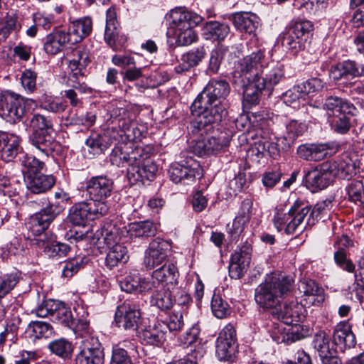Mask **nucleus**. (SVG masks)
Listing matches in <instances>:
<instances>
[{
  "label": "nucleus",
  "mask_w": 364,
  "mask_h": 364,
  "mask_svg": "<svg viewBox=\"0 0 364 364\" xmlns=\"http://www.w3.org/2000/svg\"><path fill=\"white\" fill-rule=\"evenodd\" d=\"M109 161L118 167L128 166L127 178L131 185L144 180L153 181L158 171L155 162L142 147L128 151L125 146H115L109 155Z\"/></svg>",
  "instance_id": "1"
},
{
  "label": "nucleus",
  "mask_w": 364,
  "mask_h": 364,
  "mask_svg": "<svg viewBox=\"0 0 364 364\" xmlns=\"http://www.w3.org/2000/svg\"><path fill=\"white\" fill-rule=\"evenodd\" d=\"M331 207L332 202L330 200L317 203L312 210L311 206L303 201L296 200L287 213L277 212L273 222L278 231L284 230L288 235L294 234L306 216L309 215L306 225L311 228L321 218V215L326 213Z\"/></svg>",
  "instance_id": "2"
},
{
  "label": "nucleus",
  "mask_w": 364,
  "mask_h": 364,
  "mask_svg": "<svg viewBox=\"0 0 364 364\" xmlns=\"http://www.w3.org/2000/svg\"><path fill=\"white\" fill-rule=\"evenodd\" d=\"M292 279L289 277L272 273L255 290L256 304L271 314L282 305L284 297L290 292Z\"/></svg>",
  "instance_id": "3"
},
{
  "label": "nucleus",
  "mask_w": 364,
  "mask_h": 364,
  "mask_svg": "<svg viewBox=\"0 0 364 364\" xmlns=\"http://www.w3.org/2000/svg\"><path fill=\"white\" fill-rule=\"evenodd\" d=\"M191 111L196 118L188 127L189 132L193 135L203 136L213 129V124L220 122L228 114L225 105L222 102H214L196 99L191 106Z\"/></svg>",
  "instance_id": "4"
},
{
  "label": "nucleus",
  "mask_w": 364,
  "mask_h": 364,
  "mask_svg": "<svg viewBox=\"0 0 364 364\" xmlns=\"http://www.w3.org/2000/svg\"><path fill=\"white\" fill-rule=\"evenodd\" d=\"M31 132L29 144L43 154L48 156L55 149V141L51 136L53 131L52 120L41 114H34L29 119Z\"/></svg>",
  "instance_id": "5"
},
{
  "label": "nucleus",
  "mask_w": 364,
  "mask_h": 364,
  "mask_svg": "<svg viewBox=\"0 0 364 364\" xmlns=\"http://www.w3.org/2000/svg\"><path fill=\"white\" fill-rule=\"evenodd\" d=\"M171 27L175 30L176 43L180 46L191 44L196 39L193 28L203 21V18L196 13L182 10H172Z\"/></svg>",
  "instance_id": "6"
},
{
  "label": "nucleus",
  "mask_w": 364,
  "mask_h": 364,
  "mask_svg": "<svg viewBox=\"0 0 364 364\" xmlns=\"http://www.w3.org/2000/svg\"><path fill=\"white\" fill-rule=\"evenodd\" d=\"M35 101L9 91L0 92V116L10 123L19 122Z\"/></svg>",
  "instance_id": "7"
},
{
  "label": "nucleus",
  "mask_w": 364,
  "mask_h": 364,
  "mask_svg": "<svg viewBox=\"0 0 364 364\" xmlns=\"http://www.w3.org/2000/svg\"><path fill=\"white\" fill-rule=\"evenodd\" d=\"M109 205L103 203L95 205L91 200L75 203L70 209L68 219L70 223L77 226H85L88 220H93L106 215Z\"/></svg>",
  "instance_id": "8"
},
{
  "label": "nucleus",
  "mask_w": 364,
  "mask_h": 364,
  "mask_svg": "<svg viewBox=\"0 0 364 364\" xmlns=\"http://www.w3.org/2000/svg\"><path fill=\"white\" fill-rule=\"evenodd\" d=\"M203 139L196 140L193 151L199 156L216 154L228 146L230 136L227 132L211 130Z\"/></svg>",
  "instance_id": "9"
},
{
  "label": "nucleus",
  "mask_w": 364,
  "mask_h": 364,
  "mask_svg": "<svg viewBox=\"0 0 364 364\" xmlns=\"http://www.w3.org/2000/svg\"><path fill=\"white\" fill-rule=\"evenodd\" d=\"M264 50L258 49L239 60L235 65V74L245 80L257 79L259 70L267 64Z\"/></svg>",
  "instance_id": "10"
},
{
  "label": "nucleus",
  "mask_w": 364,
  "mask_h": 364,
  "mask_svg": "<svg viewBox=\"0 0 364 364\" xmlns=\"http://www.w3.org/2000/svg\"><path fill=\"white\" fill-rule=\"evenodd\" d=\"M36 312L38 316H50L53 322L67 328L72 326L74 320L70 309L65 303L54 299L44 301Z\"/></svg>",
  "instance_id": "11"
},
{
  "label": "nucleus",
  "mask_w": 364,
  "mask_h": 364,
  "mask_svg": "<svg viewBox=\"0 0 364 364\" xmlns=\"http://www.w3.org/2000/svg\"><path fill=\"white\" fill-rule=\"evenodd\" d=\"M252 243V240L247 237L232 254L229 265V275L232 279H238L246 272L251 261Z\"/></svg>",
  "instance_id": "12"
},
{
  "label": "nucleus",
  "mask_w": 364,
  "mask_h": 364,
  "mask_svg": "<svg viewBox=\"0 0 364 364\" xmlns=\"http://www.w3.org/2000/svg\"><path fill=\"white\" fill-rule=\"evenodd\" d=\"M113 189V181L106 176H92L86 183L87 193L95 205H109L105 200L111 196Z\"/></svg>",
  "instance_id": "13"
},
{
  "label": "nucleus",
  "mask_w": 364,
  "mask_h": 364,
  "mask_svg": "<svg viewBox=\"0 0 364 364\" xmlns=\"http://www.w3.org/2000/svg\"><path fill=\"white\" fill-rule=\"evenodd\" d=\"M236 352V332L229 323L220 332L216 341V355L220 360L232 361Z\"/></svg>",
  "instance_id": "14"
},
{
  "label": "nucleus",
  "mask_w": 364,
  "mask_h": 364,
  "mask_svg": "<svg viewBox=\"0 0 364 364\" xmlns=\"http://www.w3.org/2000/svg\"><path fill=\"white\" fill-rule=\"evenodd\" d=\"M171 250V243L161 238L153 240L146 250L144 264L146 268L151 269L166 262Z\"/></svg>",
  "instance_id": "15"
},
{
  "label": "nucleus",
  "mask_w": 364,
  "mask_h": 364,
  "mask_svg": "<svg viewBox=\"0 0 364 364\" xmlns=\"http://www.w3.org/2000/svg\"><path fill=\"white\" fill-rule=\"evenodd\" d=\"M141 317L139 306L134 302L125 301L117 306L114 320L119 328L125 330H136Z\"/></svg>",
  "instance_id": "16"
},
{
  "label": "nucleus",
  "mask_w": 364,
  "mask_h": 364,
  "mask_svg": "<svg viewBox=\"0 0 364 364\" xmlns=\"http://www.w3.org/2000/svg\"><path fill=\"white\" fill-rule=\"evenodd\" d=\"M302 304L295 301L285 302L283 308L280 305L278 309L272 311L273 318L282 321L287 325H297L304 318V309Z\"/></svg>",
  "instance_id": "17"
},
{
  "label": "nucleus",
  "mask_w": 364,
  "mask_h": 364,
  "mask_svg": "<svg viewBox=\"0 0 364 364\" xmlns=\"http://www.w3.org/2000/svg\"><path fill=\"white\" fill-rule=\"evenodd\" d=\"M326 170H329L332 178L338 177L348 179L355 174L356 162L348 154L344 153L336 159L326 161Z\"/></svg>",
  "instance_id": "18"
},
{
  "label": "nucleus",
  "mask_w": 364,
  "mask_h": 364,
  "mask_svg": "<svg viewBox=\"0 0 364 364\" xmlns=\"http://www.w3.org/2000/svg\"><path fill=\"white\" fill-rule=\"evenodd\" d=\"M82 349L76 357L77 364H102L103 350L97 338L82 340Z\"/></svg>",
  "instance_id": "19"
},
{
  "label": "nucleus",
  "mask_w": 364,
  "mask_h": 364,
  "mask_svg": "<svg viewBox=\"0 0 364 364\" xmlns=\"http://www.w3.org/2000/svg\"><path fill=\"white\" fill-rule=\"evenodd\" d=\"M313 344L323 364H341L337 350L331 346L330 340L324 331H319L314 338Z\"/></svg>",
  "instance_id": "20"
},
{
  "label": "nucleus",
  "mask_w": 364,
  "mask_h": 364,
  "mask_svg": "<svg viewBox=\"0 0 364 364\" xmlns=\"http://www.w3.org/2000/svg\"><path fill=\"white\" fill-rule=\"evenodd\" d=\"M230 92V86L225 80L213 79L196 99L223 103V100L228 96Z\"/></svg>",
  "instance_id": "21"
},
{
  "label": "nucleus",
  "mask_w": 364,
  "mask_h": 364,
  "mask_svg": "<svg viewBox=\"0 0 364 364\" xmlns=\"http://www.w3.org/2000/svg\"><path fill=\"white\" fill-rule=\"evenodd\" d=\"M299 290L301 294V304L304 306H318L324 300L323 288L311 279L301 280Z\"/></svg>",
  "instance_id": "22"
},
{
  "label": "nucleus",
  "mask_w": 364,
  "mask_h": 364,
  "mask_svg": "<svg viewBox=\"0 0 364 364\" xmlns=\"http://www.w3.org/2000/svg\"><path fill=\"white\" fill-rule=\"evenodd\" d=\"M284 77V69L282 64L270 62L267 63L262 69L259 70V75L257 80L261 83L259 85L269 91L278 85Z\"/></svg>",
  "instance_id": "23"
},
{
  "label": "nucleus",
  "mask_w": 364,
  "mask_h": 364,
  "mask_svg": "<svg viewBox=\"0 0 364 364\" xmlns=\"http://www.w3.org/2000/svg\"><path fill=\"white\" fill-rule=\"evenodd\" d=\"M326 163L323 162L315 168L307 171L304 176L306 186L311 191L316 192L326 188L332 180L329 170H326Z\"/></svg>",
  "instance_id": "24"
},
{
  "label": "nucleus",
  "mask_w": 364,
  "mask_h": 364,
  "mask_svg": "<svg viewBox=\"0 0 364 364\" xmlns=\"http://www.w3.org/2000/svg\"><path fill=\"white\" fill-rule=\"evenodd\" d=\"M349 75L353 77L364 76V63L348 60L338 63L331 68L330 76L335 80Z\"/></svg>",
  "instance_id": "25"
},
{
  "label": "nucleus",
  "mask_w": 364,
  "mask_h": 364,
  "mask_svg": "<svg viewBox=\"0 0 364 364\" xmlns=\"http://www.w3.org/2000/svg\"><path fill=\"white\" fill-rule=\"evenodd\" d=\"M333 344L344 352L346 349L355 347L356 339L348 321H341L334 328L333 333Z\"/></svg>",
  "instance_id": "26"
},
{
  "label": "nucleus",
  "mask_w": 364,
  "mask_h": 364,
  "mask_svg": "<svg viewBox=\"0 0 364 364\" xmlns=\"http://www.w3.org/2000/svg\"><path fill=\"white\" fill-rule=\"evenodd\" d=\"M171 180L175 183L188 185L193 182L197 176L200 175L199 170L191 166L181 163L173 164L169 170Z\"/></svg>",
  "instance_id": "27"
},
{
  "label": "nucleus",
  "mask_w": 364,
  "mask_h": 364,
  "mask_svg": "<svg viewBox=\"0 0 364 364\" xmlns=\"http://www.w3.org/2000/svg\"><path fill=\"white\" fill-rule=\"evenodd\" d=\"M166 332L165 322L156 321L144 328L141 338L146 344L160 346L166 339Z\"/></svg>",
  "instance_id": "28"
},
{
  "label": "nucleus",
  "mask_w": 364,
  "mask_h": 364,
  "mask_svg": "<svg viewBox=\"0 0 364 364\" xmlns=\"http://www.w3.org/2000/svg\"><path fill=\"white\" fill-rule=\"evenodd\" d=\"M92 30V21L90 17L85 16L72 21L66 33L70 36L71 44H75L88 36Z\"/></svg>",
  "instance_id": "29"
},
{
  "label": "nucleus",
  "mask_w": 364,
  "mask_h": 364,
  "mask_svg": "<svg viewBox=\"0 0 364 364\" xmlns=\"http://www.w3.org/2000/svg\"><path fill=\"white\" fill-rule=\"evenodd\" d=\"M329 150L327 144H304L297 148L296 153L304 160L318 161L327 156Z\"/></svg>",
  "instance_id": "30"
},
{
  "label": "nucleus",
  "mask_w": 364,
  "mask_h": 364,
  "mask_svg": "<svg viewBox=\"0 0 364 364\" xmlns=\"http://www.w3.org/2000/svg\"><path fill=\"white\" fill-rule=\"evenodd\" d=\"M24 181L28 191L33 194L44 193L51 189L55 183V178L53 175L40 173L27 176Z\"/></svg>",
  "instance_id": "31"
},
{
  "label": "nucleus",
  "mask_w": 364,
  "mask_h": 364,
  "mask_svg": "<svg viewBox=\"0 0 364 364\" xmlns=\"http://www.w3.org/2000/svg\"><path fill=\"white\" fill-rule=\"evenodd\" d=\"M153 273L161 286L173 287L178 284L179 273L176 266L172 262H165Z\"/></svg>",
  "instance_id": "32"
},
{
  "label": "nucleus",
  "mask_w": 364,
  "mask_h": 364,
  "mask_svg": "<svg viewBox=\"0 0 364 364\" xmlns=\"http://www.w3.org/2000/svg\"><path fill=\"white\" fill-rule=\"evenodd\" d=\"M68 43L71 44L70 36L65 31L58 30L46 36L43 48L46 53L55 55Z\"/></svg>",
  "instance_id": "33"
},
{
  "label": "nucleus",
  "mask_w": 364,
  "mask_h": 364,
  "mask_svg": "<svg viewBox=\"0 0 364 364\" xmlns=\"http://www.w3.org/2000/svg\"><path fill=\"white\" fill-rule=\"evenodd\" d=\"M261 139L255 142L252 148V151H256V154L264 155L269 154L272 158H276L279 155V148L277 143L275 141L276 136L271 134H267L262 131Z\"/></svg>",
  "instance_id": "34"
},
{
  "label": "nucleus",
  "mask_w": 364,
  "mask_h": 364,
  "mask_svg": "<svg viewBox=\"0 0 364 364\" xmlns=\"http://www.w3.org/2000/svg\"><path fill=\"white\" fill-rule=\"evenodd\" d=\"M119 23L114 9L109 8L107 11L105 41L113 50L118 49Z\"/></svg>",
  "instance_id": "35"
},
{
  "label": "nucleus",
  "mask_w": 364,
  "mask_h": 364,
  "mask_svg": "<svg viewBox=\"0 0 364 364\" xmlns=\"http://www.w3.org/2000/svg\"><path fill=\"white\" fill-rule=\"evenodd\" d=\"M232 23L237 30L249 34L255 33L259 26L258 17L252 13H235Z\"/></svg>",
  "instance_id": "36"
},
{
  "label": "nucleus",
  "mask_w": 364,
  "mask_h": 364,
  "mask_svg": "<svg viewBox=\"0 0 364 364\" xmlns=\"http://www.w3.org/2000/svg\"><path fill=\"white\" fill-rule=\"evenodd\" d=\"M205 50L203 47H198L182 55L179 64L175 67L177 73H182L197 66L204 58Z\"/></svg>",
  "instance_id": "37"
},
{
  "label": "nucleus",
  "mask_w": 364,
  "mask_h": 364,
  "mask_svg": "<svg viewBox=\"0 0 364 364\" xmlns=\"http://www.w3.org/2000/svg\"><path fill=\"white\" fill-rule=\"evenodd\" d=\"M36 154L40 158L30 155L28 154H23L20 159L21 165L22 166V172L24 176V180L27 176H32L34 174L39 173L45 167V162L43 159H47L48 156L45 157L41 153L37 151Z\"/></svg>",
  "instance_id": "38"
},
{
  "label": "nucleus",
  "mask_w": 364,
  "mask_h": 364,
  "mask_svg": "<svg viewBox=\"0 0 364 364\" xmlns=\"http://www.w3.org/2000/svg\"><path fill=\"white\" fill-rule=\"evenodd\" d=\"M110 119L112 124V129L119 128L124 134L127 131H130V128L134 125L132 113L124 107L113 109L111 112Z\"/></svg>",
  "instance_id": "39"
},
{
  "label": "nucleus",
  "mask_w": 364,
  "mask_h": 364,
  "mask_svg": "<svg viewBox=\"0 0 364 364\" xmlns=\"http://www.w3.org/2000/svg\"><path fill=\"white\" fill-rule=\"evenodd\" d=\"M53 219L41 209L29 218L27 228L33 235H41L47 230Z\"/></svg>",
  "instance_id": "40"
},
{
  "label": "nucleus",
  "mask_w": 364,
  "mask_h": 364,
  "mask_svg": "<svg viewBox=\"0 0 364 364\" xmlns=\"http://www.w3.org/2000/svg\"><path fill=\"white\" fill-rule=\"evenodd\" d=\"M230 33V27L225 23L210 21L203 28V35L207 40L223 41Z\"/></svg>",
  "instance_id": "41"
},
{
  "label": "nucleus",
  "mask_w": 364,
  "mask_h": 364,
  "mask_svg": "<svg viewBox=\"0 0 364 364\" xmlns=\"http://www.w3.org/2000/svg\"><path fill=\"white\" fill-rule=\"evenodd\" d=\"M323 107L327 111L332 112L334 116L343 112L353 114V112L355 109L354 105L347 100L333 95L326 97Z\"/></svg>",
  "instance_id": "42"
},
{
  "label": "nucleus",
  "mask_w": 364,
  "mask_h": 364,
  "mask_svg": "<svg viewBox=\"0 0 364 364\" xmlns=\"http://www.w3.org/2000/svg\"><path fill=\"white\" fill-rule=\"evenodd\" d=\"M53 333L52 326L49 323L41 321H31L26 330L27 336L32 341L49 338Z\"/></svg>",
  "instance_id": "43"
},
{
  "label": "nucleus",
  "mask_w": 364,
  "mask_h": 364,
  "mask_svg": "<svg viewBox=\"0 0 364 364\" xmlns=\"http://www.w3.org/2000/svg\"><path fill=\"white\" fill-rule=\"evenodd\" d=\"M127 247L121 244H115L112 246L105 258V266L109 269H112L120 263H126L128 261Z\"/></svg>",
  "instance_id": "44"
},
{
  "label": "nucleus",
  "mask_w": 364,
  "mask_h": 364,
  "mask_svg": "<svg viewBox=\"0 0 364 364\" xmlns=\"http://www.w3.org/2000/svg\"><path fill=\"white\" fill-rule=\"evenodd\" d=\"M20 139L18 136L6 134V139H4V143H1L0 149L1 158L2 160L9 162L11 161L18 154L20 150Z\"/></svg>",
  "instance_id": "45"
},
{
  "label": "nucleus",
  "mask_w": 364,
  "mask_h": 364,
  "mask_svg": "<svg viewBox=\"0 0 364 364\" xmlns=\"http://www.w3.org/2000/svg\"><path fill=\"white\" fill-rule=\"evenodd\" d=\"M85 144L90 149V153L93 155H99L109 147L111 141L107 134H99L95 133L86 139Z\"/></svg>",
  "instance_id": "46"
},
{
  "label": "nucleus",
  "mask_w": 364,
  "mask_h": 364,
  "mask_svg": "<svg viewBox=\"0 0 364 364\" xmlns=\"http://www.w3.org/2000/svg\"><path fill=\"white\" fill-rule=\"evenodd\" d=\"M48 348L53 354L63 360L71 358L73 352V343L65 338L52 341Z\"/></svg>",
  "instance_id": "47"
},
{
  "label": "nucleus",
  "mask_w": 364,
  "mask_h": 364,
  "mask_svg": "<svg viewBox=\"0 0 364 364\" xmlns=\"http://www.w3.org/2000/svg\"><path fill=\"white\" fill-rule=\"evenodd\" d=\"M90 62L89 53L85 48H77L73 53V58L70 60V72H85V68Z\"/></svg>",
  "instance_id": "48"
},
{
  "label": "nucleus",
  "mask_w": 364,
  "mask_h": 364,
  "mask_svg": "<svg viewBox=\"0 0 364 364\" xmlns=\"http://www.w3.org/2000/svg\"><path fill=\"white\" fill-rule=\"evenodd\" d=\"M296 36L295 33L287 28L279 37L282 46L291 50L293 54H296L305 47V40Z\"/></svg>",
  "instance_id": "49"
},
{
  "label": "nucleus",
  "mask_w": 364,
  "mask_h": 364,
  "mask_svg": "<svg viewBox=\"0 0 364 364\" xmlns=\"http://www.w3.org/2000/svg\"><path fill=\"white\" fill-rule=\"evenodd\" d=\"M129 231L136 237H149L156 234V227L149 220L139 221L131 223Z\"/></svg>",
  "instance_id": "50"
},
{
  "label": "nucleus",
  "mask_w": 364,
  "mask_h": 364,
  "mask_svg": "<svg viewBox=\"0 0 364 364\" xmlns=\"http://www.w3.org/2000/svg\"><path fill=\"white\" fill-rule=\"evenodd\" d=\"M151 302L161 310L170 309L173 304L172 287H168L162 291H156L152 296Z\"/></svg>",
  "instance_id": "51"
},
{
  "label": "nucleus",
  "mask_w": 364,
  "mask_h": 364,
  "mask_svg": "<svg viewBox=\"0 0 364 364\" xmlns=\"http://www.w3.org/2000/svg\"><path fill=\"white\" fill-rule=\"evenodd\" d=\"M246 81L247 83L245 85V100L251 105H256L259 101L262 91L266 89L259 85L261 83L257 79Z\"/></svg>",
  "instance_id": "52"
},
{
  "label": "nucleus",
  "mask_w": 364,
  "mask_h": 364,
  "mask_svg": "<svg viewBox=\"0 0 364 364\" xmlns=\"http://www.w3.org/2000/svg\"><path fill=\"white\" fill-rule=\"evenodd\" d=\"M353 114L346 112L334 116L331 120V129L338 134H345L351 127V116Z\"/></svg>",
  "instance_id": "53"
},
{
  "label": "nucleus",
  "mask_w": 364,
  "mask_h": 364,
  "mask_svg": "<svg viewBox=\"0 0 364 364\" xmlns=\"http://www.w3.org/2000/svg\"><path fill=\"white\" fill-rule=\"evenodd\" d=\"M21 279V274L13 272L0 277V299L8 294Z\"/></svg>",
  "instance_id": "54"
},
{
  "label": "nucleus",
  "mask_w": 364,
  "mask_h": 364,
  "mask_svg": "<svg viewBox=\"0 0 364 364\" xmlns=\"http://www.w3.org/2000/svg\"><path fill=\"white\" fill-rule=\"evenodd\" d=\"M85 72H71L67 85L83 94H91L92 89L84 80Z\"/></svg>",
  "instance_id": "55"
},
{
  "label": "nucleus",
  "mask_w": 364,
  "mask_h": 364,
  "mask_svg": "<svg viewBox=\"0 0 364 364\" xmlns=\"http://www.w3.org/2000/svg\"><path fill=\"white\" fill-rule=\"evenodd\" d=\"M87 262L85 257H76L69 259L63 264L62 274L65 277H71L76 274L80 269L83 268Z\"/></svg>",
  "instance_id": "56"
},
{
  "label": "nucleus",
  "mask_w": 364,
  "mask_h": 364,
  "mask_svg": "<svg viewBox=\"0 0 364 364\" xmlns=\"http://www.w3.org/2000/svg\"><path fill=\"white\" fill-rule=\"evenodd\" d=\"M349 200L355 203H364V186L361 181H352L346 187Z\"/></svg>",
  "instance_id": "57"
},
{
  "label": "nucleus",
  "mask_w": 364,
  "mask_h": 364,
  "mask_svg": "<svg viewBox=\"0 0 364 364\" xmlns=\"http://www.w3.org/2000/svg\"><path fill=\"white\" fill-rule=\"evenodd\" d=\"M211 309L213 315L218 318H226L231 312L228 303L218 294H214L213 296Z\"/></svg>",
  "instance_id": "58"
},
{
  "label": "nucleus",
  "mask_w": 364,
  "mask_h": 364,
  "mask_svg": "<svg viewBox=\"0 0 364 364\" xmlns=\"http://www.w3.org/2000/svg\"><path fill=\"white\" fill-rule=\"evenodd\" d=\"M102 235L107 245L113 246L115 244H119L121 239L120 229L113 223H107L102 228Z\"/></svg>",
  "instance_id": "59"
},
{
  "label": "nucleus",
  "mask_w": 364,
  "mask_h": 364,
  "mask_svg": "<svg viewBox=\"0 0 364 364\" xmlns=\"http://www.w3.org/2000/svg\"><path fill=\"white\" fill-rule=\"evenodd\" d=\"M70 250L68 245L58 242H48L44 247L46 254L52 258L65 257Z\"/></svg>",
  "instance_id": "60"
},
{
  "label": "nucleus",
  "mask_w": 364,
  "mask_h": 364,
  "mask_svg": "<svg viewBox=\"0 0 364 364\" xmlns=\"http://www.w3.org/2000/svg\"><path fill=\"white\" fill-rule=\"evenodd\" d=\"M17 18L12 16H6L0 21V36L5 41L12 31L19 28Z\"/></svg>",
  "instance_id": "61"
},
{
  "label": "nucleus",
  "mask_w": 364,
  "mask_h": 364,
  "mask_svg": "<svg viewBox=\"0 0 364 364\" xmlns=\"http://www.w3.org/2000/svg\"><path fill=\"white\" fill-rule=\"evenodd\" d=\"M313 24L311 21L304 20L294 22L289 29L290 31L295 33L297 38L299 37L301 39H304L306 41V36L309 34V33L312 31Z\"/></svg>",
  "instance_id": "62"
},
{
  "label": "nucleus",
  "mask_w": 364,
  "mask_h": 364,
  "mask_svg": "<svg viewBox=\"0 0 364 364\" xmlns=\"http://www.w3.org/2000/svg\"><path fill=\"white\" fill-rule=\"evenodd\" d=\"M334 261L343 270L348 272H353L355 271V265L350 259L347 258L346 251L343 248H338L334 252Z\"/></svg>",
  "instance_id": "63"
},
{
  "label": "nucleus",
  "mask_w": 364,
  "mask_h": 364,
  "mask_svg": "<svg viewBox=\"0 0 364 364\" xmlns=\"http://www.w3.org/2000/svg\"><path fill=\"white\" fill-rule=\"evenodd\" d=\"M358 271L355 273V282L351 292L362 302L364 300V267H360Z\"/></svg>",
  "instance_id": "64"
}]
</instances>
